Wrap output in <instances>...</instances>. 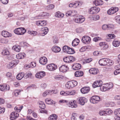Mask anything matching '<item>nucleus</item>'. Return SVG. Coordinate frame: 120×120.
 Wrapping results in <instances>:
<instances>
[{
	"label": "nucleus",
	"instance_id": "nucleus-1",
	"mask_svg": "<svg viewBox=\"0 0 120 120\" xmlns=\"http://www.w3.org/2000/svg\"><path fill=\"white\" fill-rule=\"evenodd\" d=\"M26 29L23 28H19L15 29L14 31L16 34L19 35H22L26 32Z\"/></svg>",
	"mask_w": 120,
	"mask_h": 120
},
{
	"label": "nucleus",
	"instance_id": "nucleus-2",
	"mask_svg": "<svg viewBox=\"0 0 120 120\" xmlns=\"http://www.w3.org/2000/svg\"><path fill=\"white\" fill-rule=\"evenodd\" d=\"M74 20V21L76 23H81L85 21V19L83 16L78 15L75 17Z\"/></svg>",
	"mask_w": 120,
	"mask_h": 120
},
{
	"label": "nucleus",
	"instance_id": "nucleus-3",
	"mask_svg": "<svg viewBox=\"0 0 120 120\" xmlns=\"http://www.w3.org/2000/svg\"><path fill=\"white\" fill-rule=\"evenodd\" d=\"M100 100V97L98 96L95 95L91 97L90 101L91 103L95 104L97 103Z\"/></svg>",
	"mask_w": 120,
	"mask_h": 120
},
{
	"label": "nucleus",
	"instance_id": "nucleus-4",
	"mask_svg": "<svg viewBox=\"0 0 120 120\" xmlns=\"http://www.w3.org/2000/svg\"><path fill=\"white\" fill-rule=\"evenodd\" d=\"M75 92L74 90H72L71 91H61L60 92V94L63 96H64L74 95L75 94Z\"/></svg>",
	"mask_w": 120,
	"mask_h": 120
},
{
	"label": "nucleus",
	"instance_id": "nucleus-5",
	"mask_svg": "<svg viewBox=\"0 0 120 120\" xmlns=\"http://www.w3.org/2000/svg\"><path fill=\"white\" fill-rule=\"evenodd\" d=\"M19 63V61L18 60H12L7 65V67L9 69L12 68L16 66Z\"/></svg>",
	"mask_w": 120,
	"mask_h": 120
},
{
	"label": "nucleus",
	"instance_id": "nucleus-6",
	"mask_svg": "<svg viewBox=\"0 0 120 120\" xmlns=\"http://www.w3.org/2000/svg\"><path fill=\"white\" fill-rule=\"evenodd\" d=\"M100 10L99 8L97 7H93L89 9V11L90 14H93L98 13Z\"/></svg>",
	"mask_w": 120,
	"mask_h": 120
},
{
	"label": "nucleus",
	"instance_id": "nucleus-7",
	"mask_svg": "<svg viewBox=\"0 0 120 120\" xmlns=\"http://www.w3.org/2000/svg\"><path fill=\"white\" fill-rule=\"evenodd\" d=\"M63 60L65 62L68 63L74 61L75 60V58L73 56H68L64 57L63 58Z\"/></svg>",
	"mask_w": 120,
	"mask_h": 120
},
{
	"label": "nucleus",
	"instance_id": "nucleus-8",
	"mask_svg": "<svg viewBox=\"0 0 120 120\" xmlns=\"http://www.w3.org/2000/svg\"><path fill=\"white\" fill-rule=\"evenodd\" d=\"M118 10V8L116 7H112L111 8L107 11V13L109 15L113 14Z\"/></svg>",
	"mask_w": 120,
	"mask_h": 120
},
{
	"label": "nucleus",
	"instance_id": "nucleus-9",
	"mask_svg": "<svg viewBox=\"0 0 120 120\" xmlns=\"http://www.w3.org/2000/svg\"><path fill=\"white\" fill-rule=\"evenodd\" d=\"M91 38L90 37L88 36H84L82 39V42L84 43L87 44L90 41Z\"/></svg>",
	"mask_w": 120,
	"mask_h": 120
},
{
	"label": "nucleus",
	"instance_id": "nucleus-10",
	"mask_svg": "<svg viewBox=\"0 0 120 120\" xmlns=\"http://www.w3.org/2000/svg\"><path fill=\"white\" fill-rule=\"evenodd\" d=\"M46 68L48 70L50 71H53L56 69L57 66L53 64H51L48 65Z\"/></svg>",
	"mask_w": 120,
	"mask_h": 120
},
{
	"label": "nucleus",
	"instance_id": "nucleus-11",
	"mask_svg": "<svg viewBox=\"0 0 120 120\" xmlns=\"http://www.w3.org/2000/svg\"><path fill=\"white\" fill-rule=\"evenodd\" d=\"M19 116V113L17 112H13L10 115V119L11 120H15Z\"/></svg>",
	"mask_w": 120,
	"mask_h": 120
},
{
	"label": "nucleus",
	"instance_id": "nucleus-12",
	"mask_svg": "<svg viewBox=\"0 0 120 120\" xmlns=\"http://www.w3.org/2000/svg\"><path fill=\"white\" fill-rule=\"evenodd\" d=\"M77 100L79 104L82 105H83L85 103L87 102V100L84 97H80L78 98Z\"/></svg>",
	"mask_w": 120,
	"mask_h": 120
},
{
	"label": "nucleus",
	"instance_id": "nucleus-13",
	"mask_svg": "<svg viewBox=\"0 0 120 120\" xmlns=\"http://www.w3.org/2000/svg\"><path fill=\"white\" fill-rule=\"evenodd\" d=\"M40 30L42 32L41 34V35L44 36L49 31V29L47 27H44L42 28Z\"/></svg>",
	"mask_w": 120,
	"mask_h": 120
},
{
	"label": "nucleus",
	"instance_id": "nucleus-14",
	"mask_svg": "<svg viewBox=\"0 0 120 120\" xmlns=\"http://www.w3.org/2000/svg\"><path fill=\"white\" fill-rule=\"evenodd\" d=\"M47 59L46 58L45 56L41 57L39 59V62L41 64L45 65L47 62Z\"/></svg>",
	"mask_w": 120,
	"mask_h": 120
},
{
	"label": "nucleus",
	"instance_id": "nucleus-15",
	"mask_svg": "<svg viewBox=\"0 0 120 120\" xmlns=\"http://www.w3.org/2000/svg\"><path fill=\"white\" fill-rule=\"evenodd\" d=\"M45 75V72L41 71L37 73L35 75V77L37 78H41L43 77Z\"/></svg>",
	"mask_w": 120,
	"mask_h": 120
},
{
	"label": "nucleus",
	"instance_id": "nucleus-16",
	"mask_svg": "<svg viewBox=\"0 0 120 120\" xmlns=\"http://www.w3.org/2000/svg\"><path fill=\"white\" fill-rule=\"evenodd\" d=\"M102 84V81H95L93 84L92 85L93 87L95 88L97 87L100 86Z\"/></svg>",
	"mask_w": 120,
	"mask_h": 120
},
{
	"label": "nucleus",
	"instance_id": "nucleus-17",
	"mask_svg": "<svg viewBox=\"0 0 120 120\" xmlns=\"http://www.w3.org/2000/svg\"><path fill=\"white\" fill-rule=\"evenodd\" d=\"M68 69V68L65 65H62L59 68L60 71L63 72H66Z\"/></svg>",
	"mask_w": 120,
	"mask_h": 120
},
{
	"label": "nucleus",
	"instance_id": "nucleus-18",
	"mask_svg": "<svg viewBox=\"0 0 120 120\" xmlns=\"http://www.w3.org/2000/svg\"><path fill=\"white\" fill-rule=\"evenodd\" d=\"M81 66V64L78 63H76L73 64L72 66V68L74 70H78L80 69Z\"/></svg>",
	"mask_w": 120,
	"mask_h": 120
},
{
	"label": "nucleus",
	"instance_id": "nucleus-19",
	"mask_svg": "<svg viewBox=\"0 0 120 120\" xmlns=\"http://www.w3.org/2000/svg\"><path fill=\"white\" fill-rule=\"evenodd\" d=\"M10 89V87L8 85H0V90L2 91L8 90Z\"/></svg>",
	"mask_w": 120,
	"mask_h": 120
},
{
	"label": "nucleus",
	"instance_id": "nucleus-20",
	"mask_svg": "<svg viewBox=\"0 0 120 120\" xmlns=\"http://www.w3.org/2000/svg\"><path fill=\"white\" fill-rule=\"evenodd\" d=\"M106 58H103L100 60L99 63L100 65L102 66H105L107 65Z\"/></svg>",
	"mask_w": 120,
	"mask_h": 120
},
{
	"label": "nucleus",
	"instance_id": "nucleus-21",
	"mask_svg": "<svg viewBox=\"0 0 120 120\" xmlns=\"http://www.w3.org/2000/svg\"><path fill=\"white\" fill-rule=\"evenodd\" d=\"M90 88L89 87H84L82 88L80 90L81 92L83 94L87 93L90 91Z\"/></svg>",
	"mask_w": 120,
	"mask_h": 120
},
{
	"label": "nucleus",
	"instance_id": "nucleus-22",
	"mask_svg": "<svg viewBox=\"0 0 120 120\" xmlns=\"http://www.w3.org/2000/svg\"><path fill=\"white\" fill-rule=\"evenodd\" d=\"M52 49V51L56 53L59 52L61 51L60 48L57 46H55L53 47Z\"/></svg>",
	"mask_w": 120,
	"mask_h": 120
},
{
	"label": "nucleus",
	"instance_id": "nucleus-23",
	"mask_svg": "<svg viewBox=\"0 0 120 120\" xmlns=\"http://www.w3.org/2000/svg\"><path fill=\"white\" fill-rule=\"evenodd\" d=\"M1 34L2 36L5 37H8L12 36V34L9 33L7 31H3L1 33Z\"/></svg>",
	"mask_w": 120,
	"mask_h": 120
},
{
	"label": "nucleus",
	"instance_id": "nucleus-24",
	"mask_svg": "<svg viewBox=\"0 0 120 120\" xmlns=\"http://www.w3.org/2000/svg\"><path fill=\"white\" fill-rule=\"evenodd\" d=\"M100 46L103 49H106L108 47V45L105 42H101L99 44Z\"/></svg>",
	"mask_w": 120,
	"mask_h": 120
},
{
	"label": "nucleus",
	"instance_id": "nucleus-25",
	"mask_svg": "<svg viewBox=\"0 0 120 120\" xmlns=\"http://www.w3.org/2000/svg\"><path fill=\"white\" fill-rule=\"evenodd\" d=\"M98 70L95 68H92L90 69L89 71L90 74L95 75L97 74L98 73Z\"/></svg>",
	"mask_w": 120,
	"mask_h": 120
},
{
	"label": "nucleus",
	"instance_id": "nucleus-26",
	"mask_svg": "<svg viewBox=\"0 0 120 120\" xmlns=\"http://www.w3.org/2000/svg\"><path fill=\"white\" fill-rule=\"evenodd\" d=\"M25 54L24 53H19L16 55V57L17 59H21L24 58Z\"/></svg>",
	"mask_w": 120,
	"mask_h": 120
},
{
	"label": "nucleus",
	"instance_id": "nucleus-27",
	"mask_svg": "<svg viewBox=\"0 0 120 120\" xmlns=\"http://www.w3.org/2000/svg\"><path fill=\"white\" fill-rule=\"evenodd\" d=\"M75 12V11H69L66 12L65 15L67 16H73L75 15L74 14V13Z\"/></svg>",
	"mask_w": 120,
	"mask_h": 120
},
{
	"label": "nucleus",
	"instance_id": "nucleus-28",
	"mask_svg": "<svg viewBox=\"0 0 120 120\" xmlns=\"http://www.w3.org/2000/svg\"><path fill=\"white\" fill-rule=\"evenodd\" d=\"M79 42V40L77 38L74 39L72 43V45L73 46H75L77 45Z\"/></svg>",
	"mask_w": 120,
	"mask_h": 120
},
{
	"label": "nucleus",
	"instance_id": "nucleus-29",
	"mask_svg": "<svg viewBox=\"0 0 120 120\" xmlns=\"http://www.w3.org/2000/svg\"><path fill=\"white\" fill-rule=\"evenodd\" d=\"M57 118V116L55 114H52L50 115L48 118L49 120H56Z\"/></svg>",
	"mask_w": 120,
	"mask_h": 120
},
{
	"label": "nucleus",
	"instance_id": "nucleus-30",
	"mask_svg": "<svg viewBox=\"0 0 120 120\" xmlns=\"http://www.w3.org/2000/svg\"><path fill=\"white\" fill-rule=\"evenodd\" d=\"M25 75V77H24L26 78H28L30 79H33L34 78V76L30 72H26Z\"/></svg>",
	"mask_w": 120,
	"mask_h": 120
},
{
	"label": "nucleus",
	"instance_id": "nucleus-31",
	"mask_svg": "<svg viewBox=\"0 0 120 120\" xmlns=\"http://www.w3.org/2000/svg\"><path fill=\"white\" fill-rule=\"evenodd\" d=\"M83 72L81 71H76L75 73V76L76 77L81 76L83 75Z\"/></svg>",
	"mask_w": 120,
	"mask_h": 120
},
{
	"label": "nucleus",
	"instance_id": "nucleus-32",
	"mask_svg": "<svg viewBox=\"0 0 120 120\" xmlns=\"http://www.w3.org/2000/svg\"><path fill=\"white\" fill-rule=\"evenodd\" d=\"M24 76V73L23 72H21L19 73L17 75L16 78L20 80Z\"/></svg>",
	"mask_w": 120,
	"mask_h": 120
},
{
	"label": "nucleus",
	"instance_id": "nucleus-33",
	"mask_svg": "<svg viewBox=\"0 0 120 120\" xmlns=\"http://www.w3.org/2000/svg\"><path fill=\"white\" fill-rule=\"evenodd\" d=\"M2 55L4 56L9 55L10 54V52L8 49H4L2 52Z\"/></svg>",
	"mask_w": 120,
	"mask_h": 120
},
{
	"label": "nucleus",
	"instance_id": "nucleus-34",
	"mask_svg": "<svg viewBox=\"0 0 120 120\" xmlns=\"http://www.w3.org/2000/svg\"><path fill=\"white\" fill-rule=\"evenodd\" d=\"M105 84L101 85L100 86V89L102 91H105L108 90Z\"/></svg>",
	"mask_w": 120,
	"mask_h": 120
},
{
	"label": "nucleus",
	"instance_id": "nucleus-35",
	"mask_svg": "<svg viewBox=\"0 0 120 120\" xmlns=\"http://www.w3.org/2000/svg\"><path fill=\"white\" fill-rule=\"evenodd\" d=\"M12 49L16 52H19L20 51V47L18 45H15L13 47Z\"/></svg>",
	"mask_w": 120,
	"mask_h": 120
},
{
	"label": "nucleus",
	"instance_id": "nucleus-36",
	"mask_svg": "<svg viewBox=\"0 0 120 120\" xmlns=\"http://www.w3.org/2000/svg\"><path fill=\"white\" fill-rule=\"evenodd\" d=\"M103 2L101 0H96L94 2V4L96 6L101 5L103 4Z\"/></svg>",
	"mask_w": 120,
	"mask_h": 120
},
{
	"label": "nucleus",
	"instance_id": "nucleus-37",
	"mask_svg": "<svg viewBox=\"0 0 120 120\" xmlns=\"http://www.w3.org/2000/svg\"><path fill=\"white\" fill-rule=\"evenodd\" d=\"M66 87L68 89H70L73 87L71 81L68 82L65 84Z\"/></svg>",
	"mask_w": 120,
	"mask_h": 120
},
{
	"label": "nucleus",
	"instance_id": "nucleus-38",
	"mask_svg": "<svg viewBox=\"0 0 120 120\" xmlns=\"http://www.w3.org/2000/svg\"><path fill=\"white\" fill-rule=\"evenodd\" d=\"M108 90H109L112 88L113 86V84L112 83L110 82L109 83H107L105 84Z\"/></svg>",
	"mask_w": 120,
	"mask_h": 120
},
{
	"label": "nucleus",
	"instance_id": "nucleus-39",
	"mask_svg": "<svg viewBox=\"0 0 120 120\" xmlns=\"http://www.w3.org/2000/svg\"><path fill=\"white\" fill-rule=\"evenodd\" d=\"M64 16L63 14L61 13L60 12L58 11L55 13V16L58 17L62 18Z\"/></svg>",
	"mask_w": 120,
	"mask_h": 120
},
{
	"label": "nucleus",
	"instance_id": "nucleus-40",
	"mask_svg": "<svg viewBox=\"0 0 120 120\" xmlns=\"http://www.w3.org/2000/svg\"><path fill=\"white\" fill-rule=\"evenodd\" d=\"M54 91L51 90H46L44 92L43 94V96L44 97L46 96L48 94L51 92H54Z\"/></svg>",
	"mask_w": 120,
	"mask_h": 120
},
{
	"label": "nucleus",
	"instance_id": "nucleus-41",
	"mask_svg": "<svg viewBox=\"0 0 120 120\" xmlns=\"http://www.w3.org/2000/svg\"><path fill=\"white\" fill-rule=\"evenodd\" d=\"M40 105L39 107L41 109H44L45 108V105L44 102L42 101H40L39 102Z\"/></svg>",
	"mask_w": 120,
	"mask_h": 120
},
{
	"label": "nucleus",
	"instance_id": "nucleus-42",
	"mask_svg": "<svg viewBox=\"0 0 120 120\" xmlns=\"http://www.w3.org/2000/svg\"><path fill=\"white\" fill-rule=\"evenodd\" d=\"M113 45L115 47H117L120 45V42L118 41H114L112 42Z\"/></svg>",
	"mask_w": 120,
	"mask_h": 120
},
{
	"label": "nucleus",
	"instance_id": "nucleus-43",
	"mask_svg": "<svg viewBox=\"0 0 120 120\" xmlns=\"http://www.w3.org/2000/svg\"><path fill=\"white\" fill-rule=\"evenodd\" d=\"M114 114L116 116H120V108L116 110L114 112Z\"/></svg>",
	"mask_w": 120,
	"mask_h": 120
},
{
	"label": "nucleus",
	"instance_id": "nucleus-44",
	"mask_svg": "<svg viewBox=\"0 0 120 120\" xmlns=\"http://www.w3.org/2000/svg\"><path fill=\"white\" fill-rule=\"evenodd\" d=\"M23 108V106H16L15 108V110L17 111L18 112H19Z\"/></svg>",
	"mask_w": 120,
	"mask_h": 120
},
{
	"label": "nucleus",
	"instance_id": "nucleus-45",
	"mask_svg": "<svg viewBox=\"0 0 120 120\" xmlns=\"http://www.w3.org/2000/svg\"><path fill=\"white\" fill-rule=\"evenodd\" d=\"M28 34H30L32 36H35L37 34V31H31L29 30L28 31Z\"/></svg>",
	"mask_w": 120,
	"mask_h": 120
},
{
	"label": "nucleus",
	"instance_id": "nucleus-46",
	"mask_svg": "<svg viewBox=\"0 0 120 120\" xmlns=\"http://www.w3.org/2000/svg\"><path fill=\"white\" fill-rule=\"evenodd\" d=\"M68 50L67 52L69 54H73L75 52V51L72 48H70L69 47Z\"/></svg>",
	"mask_w": 120,
	"mask_h": 120
},
{
	"label": "nucleus",
	"instance_id": "nucleus-47",
	"mask_svg": "<svg viewBox=\"0 0 120 120\" xmlns=\"http://www.w3.org/2000/svg\"><path fill=\"white\" fill-rule=\"evenodd\" d=\"M36 86L35 85L32 84L27 87L26 89L27 90H28L30 89L36 88Z\"/></svg>",
	"mask_w": 120,
	"mask_h": 120
},
{
	"label": "nucleus",
	"instance_id": "nucleus-48",
	"mask_svg": "<svg viewBox=\"0 0 120 120\" xmlns=\"http://www.w3.org/2000/svg\"><path fill=\"white\" fill-rule=\"evenodd\" d=\"M43 17V16H42V15H39L34 17H32L31 19L32 20H34L35 19H42Z\"/></svg>",
	"mask_w": 120,
	"mask_h": 120
},
{
	"label": "nucleus",
	"instance_id": "nucleus-49",
	"mask_svg": "<svg viewBox=\"0 0 120 120\" xmlns=\"http://www.w3.org/2000/svg\"><path fill=\"white\" fill-rule=\"evenodd\" d=\"M53 101L50 98H47L45 100L46 103L48 104H52L53 103Z\"/></svg>",
	"mask_w": 120,
	"mask_h": 120
},
{
	"label": "nucleus",
	"instance_id": "nucleus-50",
	"mask_svg": "<svg viewBox=\"0 0 120 120\" xmlns=\"http://www.w3.org/2000/svg\"><path fill=\"white\" fill-rule=\"evenodd\" d=\"M20 90H16L14 91L13 94L15 96H17L20 93Z\"/></svg>",
	"mask_w": 120,
	"mask_h": 120
},
{
	"label": "nucleus",
	"instance_id": "nucleus-51",
	"mask_svg": "<svg viewBox=\"0 0 120 120\" xmlns=\"http://www.w3.org/2000/svg\"><path fill=\"white\" fill-rule=\"evenodd\" d=\"M76 30L77 33H80L83 31L84 30L83 28L81 27H80L77 28Z\"/></svg>",
	"mask_w": 120,
	"mask_h": 120
},
{
	"label": "nucleus",
	"instance_id": "nucleus-52",
	"mask_svg": "<svg viewBox=\"0 0 120 120\" xmlns=\"http://www.w3.org/2000/svg\"><path fill=\"white\" fill-rule=\"evenodd\" d=\"M8 42V39L6 38H2L0 40V42L2 43H6Z\"/></svg>",
	"mask_w": 120,
	"mask_h": 120
},
{
	"label": "nucleus",
	"instance_id": "nucleus-53",
	"mask_svg": "<svg viewBox=\"0 0 120 120\" xmlns=\"http://www.w3.org/2000/svg\"><path fill=\"white\" fill-rule=\"evenodd\" d=\"M106 115H110L112 113L113 111L110 109H108L106 111Z\"/></svg>",
	"mask_w": 120,
	"mask_h": 120
},
{
	"label": "nucleus",
	"instance_id": "nucleus-54",
	"mask_svg": "<svg viewBox=\"0 0 120 120\" xmlns=\"http://www.w3.org/2000/svg\"><path fill=\"white\" fill-rule=\"evenodd\" d=\"M102 40V39L101 37H95L93 39L94 41L95 42H97L99 41H101Z\"/></svg>",
	"mask_w": 120,
	"mask_h": 120
},
{
	"label": "nucleus",
	"instance_id": "nucleus-55",
	"mask_svg": "<svg viewBox=\"0 0 120 120\" xmlns=\"http://www.w3.org/2000/svg\"><path fill=\"white\" fill-rule=\"evenodd\" d=\"M107 64H107H109L110 65H112L113 64V61L112 60L108 58H106V59Z\"/></svg>",
	"mask_w": 120,
	"mask_h": 120
},
{
	"label": "nucleus",
	"instance_id": "nucleus-56",
	"mask_svg": "<svg viewBox=\"0 0 120 120\" xmlns=\"http://www.w3.org/2000/svg\"><path fill=\"white\" fill-rule=\"evenodd\" d=\"M116 22L120 24V16H116L115 18Z\"/></svg>",
	"mask_w": 120,
	"mask_h": 120
},
{
	"label": "nucleus",
	"instance_id": "nucleus-57",
	"mask_svg": "<svg viewBox=\"0 0 120 120\" xmlns=\"http://www.w3.org/2000/svg\"><path fill=\"white\" fill-rule=\"evenodd\" d=\"M54 8V6L53 4H51L48 6L47 7L48 10H52Z\"/></svg>",
	"mask_w": 120,
	"mask_h": 120
},
{
	"label": "nucleus",
	"instance_id": "nucleus-58",
	"mask_svg": "<svg viewBox=\"0 0 120 120\" xmlns=\"http://www.w3.org/2000/svg\"><path fill=\"white\" fill-rule=\"evenodd\" d=\"M81 4V3L80 2H76L75 3H74V7L76 8L79 5Z\"/></svg>",
	"mask_w": 120,
	"mask_h": 120
},
{
	"label": "nucleus",
	"instance_id": "nucleus-59",
	"mask_svg": "<svg viewBox=\"0 0 120 120\" xmlns=\"http://www.w3.org/2000/svg\"><path fill=\"white\" fill-rule=\"evenodd\" d=\"M71 81L73 87L76 86L77 84V82L76 81L73 80Z\"/></svg>",
	"mask_w": 120,
	"mask_h": 120
},
{
	"label": "nucleus",
	"instance_id": "nucleus-60",
	"mask_svg": "<svg viewBox=\"0 0 120 120\" xmlns=\"http://www.w3.org/2000/svg\"><path fill=\"white\" fill-rule=\"evenodd\" d=\"M53 42L54 44H56L58 43V39L56 37H53Z\"/></svg>",
	"mask_w": 120,
	"mask_h": 120
},
{
	"label": "nucleus",
	"instance_id": "nucleus-61",
	"mask_svg": "<svg viewBox=\"0 0 120 120\" xmlns=\"http://www.w3.org/2000/svg\"><path fill=\"white\" fill-rule=\"evenodd\" d=\"M42 89H45L47 86V85L45 83H42L40 85Z\"/></svg>",
	"mask_w": 120,
	"mask_h": 120
},
{
	"label": "nucleus",
	"instance_id": "nucleus-62",
	"mask_svg": "<svg viewBox=\"0 0 120 120\" xmlns=\"http://www.w3.org/2000/svg\"><path fill=\"white\" fill-rule=\"evenodd\" d=\"M69 47L67 46H64L63 48V50L64 52H67Z\"/></svg>",
	"mask_w": 120,
	"mask_h": 120
},
{
	"label": "nucleus",
	"instance_id": "nucleus-63",
	"mask_svg": "<svg viewBox=\"0 0 120 120\" xmlns=\"http://www.w3.org/2000/svg\"><path fill=\"white\" fill-rule=\"evenodd\" d=\"M99 114L101 116L106 115L105 111L101 110L99 111Z\"/></svg>",
	"mask_w": 120,
	"mask_h": 120
},
{
	"label": "nucleus",
	"instance_id": "nucleus-64",
	"mask_svg": "<svg viewBox=\"0 0 120 120\" xmlns=\"http://www.w3.org/2000/svg\"><path fill=\"white\" fill-rule=\"evenodd\" d=\"M47 22L46 21L43 20L41 21V26H44L45 25L47 24Z\"/></svg>",
	"mask_w": 120,
	"mask_h": 120
}]
</instances>
